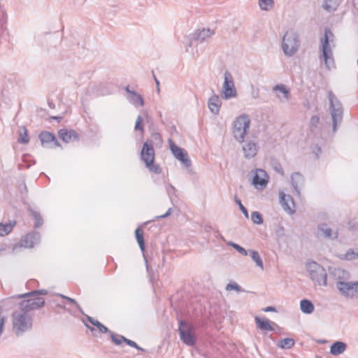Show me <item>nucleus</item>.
I'll use <instances>...</instances> for the list:
<instances>
[{"mask_svg":"<svg viewBox=\"0 0 358 358\" xmlns=\"http://www.w3.org/2000/svg\"><path fill=\"white\" fill-rule=\"evenodd\" d=\"M12 317L13 330L17 336L31 329L33 319L27 313L22 310L14 311Z\"/></svg>","mask_w":358,"mask_h":358,"instance_id":"nucleus-1","label":"nucleus"},{"mask_svg":"<svg viewBox=\"0 0 358 358\" xmlns=\"http://www.w3.org/2000/svg\"><path fill=\"white\" fill-rule=\"evenodd\" d=\"M141 159L145 163V167L152 173L159 174L162 169L155 162V150L152 143L147 141L143 143L141 152Z\"/></svg>","mask_w":358,"mask_h":358,"instance_id":"nucleus-2","label":"nucleus"},{"mask_svg":"<svg viewBox=\"0 0 358 358\" xmlns=\"http://www.w3.org/2000/svg\"><path fill=\"white\" fill-rule=\"evenodd\" d=\"M329 102V111L332 119L333 131L336 132L338 124H340L343 120V108L341 101L332 91L328 92Z\"/></svg>","mask_w":358,"mask_h":358,"instance_id":"nucleus-3","label":"nucleus"},{"mask_svg":"<svg viewBox=\"0 0 358 358\" xmlns=\"http://www.w3.org/2000/svg\"><path fill=\"white\" fill-rule=\"evenodd\" d=\"M300 43L299 36L295 31H286L282 41V49L284 54L287 57H292L298 52Z\"/></svg>","mask_w":358,"mask_h":358,"instance_id":"nucleus-4","label":"nucleus"},{"mask_svg":"<svg viewBox=\"0 0 358 358\" xmlns=\"http://www.w3.org/2000/svg\"><path fill=\"white\" fill-rule=\"evenodd\" d=\"M333 37L334 34L332 31L329 29L325 28L324 37L321 38V59H323L324 64L328 70H331L332 68H334V59L333 57V52L329 45L330 38Z\"/></svg>","mask_w":358,"mask_h":358,"instance_id":"nucleus-5","label":"nucleus"},{"mask_svg":"<svg viewBox=\"0 0 358 358\" xmlns=\"http://www.w3.org/2000/svg\"><path fill=\"white\" fill-rule=\"evenodd\" d=\"M250 120L247 115L236 117L234 122L233 136L239 143H243L250 128Z\"/></svg>","mask_w":358,"mask_h":358,"instance_id":"nucleus-6","label":"nucleus"},{"mask_svg":"<svg viewBox=\"0 0 358 358\" xmlns=\"http://www.w3.org/2000/svg\"><path fill=\"white\" fill-rule=\"evenodd\" d=\"M311 280L319 285H327V273L325 268L315 262L306 264Z\"/></svg>","mask_w":358,"mask_h":358,"instance_id":"nucleus-7","label":"nucleus"},{"mask_svg":"<svg viewBox=\"0 0 358 358\" xmlns=\"http://www.w3.org/2000/svg\"><path fill=\"white\" fill-rule=\"evenodd\" d=\"M178 331L181 341L188 346H194L196 343V338L194 334V327L189 323L179 320Z\"/></svg>","mask_w":358,"mask_h":358,"instance_id":"nucleus-8","label":"nucleus"},{"mask_svg":"<svg viewBox=\"0 0 358 358\" xmlns=\"http://www.w3.org/2000/svg\"><path fill=\"white\" fill-rule=\"evenodd\" d=\"M23 299V300L18 303V306L20 310L27 314L30 311L41 309L45 304V299L43 297L31 296Z\"/></svg>","mask_w":358,"mask_h":358,"instance_id":"nucleus-9","label":"nucleus"},{"mask_svg":"<svg viewBox=\"0 0 358 358\" xmlns=\"http://www.w3.org/2000/svg\"><path fill=\"white\" fill-rule=\"evenodd\" d=\"M336 287L345 297L350 299L358 298V281H337Z\"/></svg>","mask_w":358,"mask_h":358,"instance_id":"nucleus-10","label":"nucleus"},{"mask_svg":"<svg viewBox=\"0 0 358 358\" xmlns=\"http://www.w3.org/2000/svg\"><path fill=\"white\" fill-rule=\"evenodd\" d=\"M224 83L222 90V97L228 100L237 96V92L234 85L233 76L231 73L226 71L224 74Z\"/></svg>","mask_w":358,"mask_h":358,"instance_id":"nucleus-11","label":"nucleus"},{"mask_svg":"<svg viewBox=\"0 0 358 358\" xmlns=\"http://www.w3.org/2000/svg\"><path fill=\"white\" fill-rule=\"evenodd\" d=\"M168 143L173 156L180 161L185 167H190L192 162L188 157L187 152L183 148L178 147L171 138L168 140Z\"/></svg>","mask_w":358,"mask_h":358,"instance_id":"nucleus-12","label":"nucleus"},{"mask_svg":"<svg viewBox=\"0 0 358 358\" xmlns=\"http://www.w3.org/2000/svg\"><path fill=\"white\" fill-rule=\"evenodd\" d=\"M215 34V31L210 29H197L187 36L188 47L193 45V41L203 43Z\"/></svg>","mask_w":358,"mask_h":358,"instance_id":"nucleus-13","label":"nucleus"},{"mask_svg":"<svg viewBox=\"0 0 358 358\" xmlns=\"http://www.w3.org/2000/svg\"><path fill=\"white\" fill-rule=\"evenodd\" d=\"M38 138L43 147L47 148H56L61 146L55 136L47 131H43L39 134Z\"/></svg>","mask_w":358,"mask_h":358,"instance_id":"nucleus-14","label":"nucleus"},{"mask_svg":"<svg viewBox=\"0 0 358 358\" xmlns=\"http://www.w3.org/2000/svg\"><path fill=\"white\" fill-rule=\"evenodd\" d=\"M41 240L38 231H33L24 236L20 240V245L27 248H31L38 244Z\"/></svg>","mask_w":358,"mask_h":358,"instance_id":"nucleus-15","label":"nucleus"},{"mask_svg":"<svg viewBox=\"0 0 358 358\" xmlns=\"http://www.w3.org/2000/svg\"><path fill=\"white\" fill-rule=\"evenodd\" d=\"M58 135L60 139L65 143L79 140L78 134L73 129H62L58 131Z\"/></svg>","mask_w":358,"mask_h":358,"instance_id":"nucleus-16","label":"nucleus"},{"mask_svg":"<svg viewBox=\"0 0 358 358\" xmlns=\"http://www.w3.org/2000/svg\"><path fill=\"white\" fill-rule=\"evenodd\" d=\"M258 148L259 146L255 141H247L243 146L244 157L248 159L253 158L257 155Z\"/></svg>","mask_w":358,"mask_h":358,"instance_id":"nucleus-17","label":"nucleus"},{"mask_svg":"<svg viewBox=\"0 0 358 358\" xmlns=\"http://www.w3.org/2000/svg\"><path fill=\"white\" fill-rule=\"evenodd\" d=\"M318 236L325 238L334 239L338 237V231L333 232L332 229L326 223L320 224L317 227Z\"/></svg>","mask_w":358,"mask_h":358,"instance_id":"nucleus-18","label":"nucleus"},{"mask_svg":"<svg viewBox=\"0 0 358 358\" xmlns=\"http://www.w3.org/2000/svg\"><path fill=\"white\" fill-rule=\"evenodd\" d=\"M267 174L263 169H257L252 178V184L256 187H264L266 185L268 180L265 178Z\"/></svg>","mask_w":358,"mask_h":358,"instance_id":"nucleus-19","label":"nucleus"},{"mask_svg":"<svg viewBox=\"0 0 358 358\" xmlns=\"http://www.w3.org/2000/svg\"><path fill=\"white\" fill-rule=\"evenodd\" d=\"M291 182L296 192V194L300 196V187L304 183V177L299 172H294L291 176Z\"/></svg>","mask_w":358,"mask_h":358,"instance_id":"nucleus-20","label":"nucleus"},{"mask_svg":"<svg viewBox=\"0 0 358 358\" xmlns=\"http://www.w3.org/2000/svg\"><path fill=\"white\" fill-rule=\"evenodd\" d=\"M208 108L210 112L215 115L219 114L220 109L222 105V101L220 96L217 94H213L208 101Z\"/></svg>","mask_w":358,"mask_h":358,"instance_id":"nucleus-21","label":"nucleus"},{"mask_svg":"<svg viewBox=\"0 0 358 358\" xmlns=\"http://www.w3.org/2000/svg\"><path fill=\"white\" fill-rule=\"evenodd\" d=\"M280 202L283 209L289 214H293L294 210L291 208L289 203L294 206L293 198L290 195H286L283 193L280 194Z\"/></svg>","mask_w":358,"mask_h":358,"instance_id":"nucleus-22","label":"nucleus"},{"mask_svg":"<svg viewBox=\"0 0 358 358\" xmlns=\"http://www.w3.org/2000/svg\"><path fill=\"white\" fill-rule=\"evenodd\" d=\"M27 211L29 216L31 217L35 220L34 227L39 228L41 227L43 224V219L40 213L32 208L29 204H28Z\"/></svg>","mask_w":358,"mask_h":358,"instance_id":"nucleus-23","label":"nucleus"},{"mask_svg":"<svg viewBox=\"0 0 358 358\" xmlns=\"http://www.w3.org/2000/svg\"><path fill=\"white\" fill-rule=\"evenodd\" d=\"M347 348V345L342 341H336L330 347V353L336 356L342 354Z\"/></svg>","mask_w":358,"mask_h":358,"instance_id":"nucleus-24","label":"nucleus"},{"mask_svg":"<svg viewBox=\"0 0 358 358\" xmlns=\"http://www.w3.org/2000/svg\"><path fill=\"white\" fill-rule=\"evenodd\" d=\"M255 320L257 327L261 330L268 331L274 330L273 327L267 319H261L259 317L256 316Z\"/></svg>","mask_w":358,"mask_h":358,"instance_id":"nucleus-25","label":"nucleus"},{"mask_svg":"<svg viewBox=\"0 0 358 358\" xmlns=\"http://www.w3.org/2000/svg\"><path fill=\"white\" fill-rule=\"evenodd\" d=\"M47 294L48 291L46 289H36L27 293L17 294L16 296H12L11 299H22L31 296L41 297L40 296L46 295Z\"/></svg>","mask_w":358,"mask_h":358,"instance_id":"nucleus-26","label":"nucleus"},{"mask_svg":"<svg viewBox=\"0 0 358 358\" xmlns=\"http://www.w3.org/2000/svg\"><path fill=\"white\" fill-rule=\"evenodd\" d=\"M332 273L338 281H345L350 277V274L348 271L341 268H334Z\"/></svg>","mask_w":358,"mask_h":358,"instance_id":"nucleus-27","label":"nucleus"},{"mask_svg":"<svg viewBox=\"0 0 358 358\" xmlns=\"http://www.w3.org/2000/svg\"><path fill=\"white\" fill-rule=\"evenodd\" d=\"M341 0H324L322 8L327 12H334L339 6Z\"/></svg>","mask_w":358,"mask_h":358,"instance_id":"nucleus-28","label":"nucleus"},{"mask_svg":"<svg viewBox=\"0 0 358 358\" xmlns=\"http://www.w3.org/2000/svg\"><path fill=\"white\" fill-rule=\"evenodd\" d=\"M301 310L305 314H311L314 311V305L308 299H302L300 301Z\"/></svg>","mask_w":358,"mask_h":358,"instance_id":"nucleus-29","label":"nucleus"},{"mask_svg":"<svg viewBox=\"0 0 358 358\" xmlns=\"http://www.w3.org/2000/svg\"><path fill=\"white\" fill-rule=\"evenodd\" d=\"M128 99L135 106H143L144 105L143 96L136 92H131Z\"/></svg>","mask_w":358,"mask_h":358,"instance_id":"nucleus-30","label":"nucleus"},{"mask_svg":"<svg viewBox=\"0 0 358 358\" xmlns=\"http://www.w3.org/2000/svg\"><path fill=\"white\" fill-rule=\"evenodd\" d=\"M86 317H87V321L89 322H90L93 326H95L101 333L106 334L110 331L108 328L106 327V326H104L99 321L94 319L93 317H92L89 315H86Z\"/></svg>","mask_w":358,"mask_h":358,"instance_id":"nucleus-31","label":"nucleus"},{"mask_svg":"<svg viewBox=\"0 0 358 358\" xmlns=\"http://www.w3.org/2000/svg\"><path fill=\"white\" fill-rule=\"evenodd\" d=\"M295 341L293 338H285L280 339L278 341L277 345L278 347L282 349H290L294 346Z\"/></svg>","mask_w":358,"mask_h":358,"instance_id":"nucleus-32","label":"nucleus"},{"mask_svg":"<svg viewBox=\"0 0 358 358\" xmlns=\"http://www.w3.org/2000/svg\"><path fill=\"white\" fill-rule=\"evenodd\" d=\"M135 236L141 250L143 252L145 250V241L143 238V231L141 227H138L135 230Z\"/></svg>","mask_w":358,"mask_h":358,"instance_id":"nucleus-33","label":"nucleus"},{"mask_svg":"<svg viewBox=\"0 0 358 358\" xmlns=\"http://www.w3.org/2000/svg\"><path fill=\"white\" fill-rule=\"evenodd\" d=\"M7 16L4 9L0 6V38L4 34L6 31V23Z\"/></svg>","mask_w":358,"mask_h":358,"instance_id":"nucleus-34","label":"nucleus"},{"mask_svg":"<svg viewBox=\"0 0 358 358\" xmlns=\"http://www.w3.org/2000/svg\"><path fill=\"white\" fill-rule=\"evenodd\" d=\"M252 259L255 262L256 266L262 268H264L262 259L257 251L250 250L248 251Z\"/></svg>","mask_w":358,"mask_h":358,"instance_id":"nucleus-35","label":"nucleus"},{"mask_svg":"<svg viewBox=\"0 0 358 358\" xmlns=\"http://www.w3.org/2000/svg\"><path fill=\"white\" fill-rule=\"evenodd\" d=\"M273 90L274 92L279 91L283 94V97L285 99H288L290 96L289 90L283 84H278L273 87Z\"/></svg>","mask_w":358,"mask_h":358,"instance_id":"nucleus-36","label":"nucleus"},{"mask_svg":"<svg viewBox=\"0 0 358 358\" xmlns=\"http://www.w3.org/2000/svg\"><path fill=\"white\" fill-rule=\"evenodd\" d=\"M17 141L20 143H24V144L29 143V138L28 136V130L27 129V128L25 127H22L20 129V137H19Z\"/></svg>","mask_w":358,"mask_h":358,"instance_id":"nucleus-37","label":"nucleus"},{"mask_svg":"<svg viewBox=\"0 0 358 358\" xmlns=\"http://www.w3.org/2000/svg\"><path fill=\"white\" fill-rule=\"evenodd\" d=\"M110 334V337L112 340V341L117 345H120L122 344V342H124L125 337L124 336L115 334L114 332L110 331L108 332Z\"/></svg>","mask_w":358,"mask_h":358,"instance_id":"nucleus-38","label":"nucleus"},{"mask_svg":"<svg viewBox=\"0 0 358 358\" xmlns=\"http://www.w3.org/2000/svg\"><path fill=\"white\" fill-rule=\"evenodd\" d=\"M15 224V222H14V224L9 223L5 224L3 223H0V236H3L9 234L12 231Z\"/></svg>","mask_w":358,"mask_h":358,"instance_id":"nucleus-39","label":"nucleus"},{"mask_svg":"<svg viewBox=\"0 0 358 358\" xmlns=\"http://www.w3.org/2000/svg\"><path fill=\"white\" fill-rule=\"evenodd\" d=\"M259 6L263 10H268L270 8L273 7V0H259Z\"/></svg>","mask_w":358,"mask_h":358,"instance_id":"nucleus-40","label":"nucleus"},{"mask_svg":"<svg viewBox=\"0 0 358 358\" xmlns=\"http://www.w3.org/2000/svg\"><path fill=\"white\" fill-rule=\"evenodd\" d=\"M251 220L257 224H262L264 222L262 214L258 211H254L251 213Z\"/></svg>","mask_w":358,"mask_h":358,"instance_id":"nucleus-41","label":"nucleus"},{"mask_svg":"<svg viewBox=\"0 0 358 358\" xmlns=\"http://www.w3.org/2000/svg\"><path fill=\"white\" fill-rule=\"evenodd\" d=\"M227 245L234 248L243 256H247L248 255V251H247L244 248L239 245L238 244H236L232 241H229L227 243Z\"/></svg>","mask_w":358,"mask_h":358,"instance_id":"nucleus-42","label":"nucleus"},{"mask_svg":"<svg viewBox=\"0 0 358 358\" xmlns=\"http://www.w3.org/2000/svg\"><path fill=\"white\" fill-rule=\"evenodd\" d=\"M320 123V117L317 115L312 116L310 120V128L311 131H313L315 129H317Z\"/></svg>","mask_w":358,"mask_h":358,"instance_id":"nucleus-43","label":"nucleus"},{"mask_svg":"<svg viewBox=\"0 0 358 358\" xmlns=\"http://www.w3.org/2000/svg\"><path fill=\"white\" fill-rule=\"evenodd\" d=\"M58 296H60L61 298H62V299H64L66 300V301H69V303H72V304L76 305V308L78 309V310H79L80 313H83V310H82L81 307H80V305L76 302V301L75 299H72V298H70V297H69V296H65V295H64V294H58Z\"/></svg>","mask_w":358,"mask_h":358,"instance_id":"nucleus-44","label":"nucleus"},{"mask_svg":"<svg viewBox=\"0 0 358 358\" xmlns=\"http://www.w3.org/2000/svg\"><path fill=\"white\" fill-rule=\"evenodd\" d=\"M235 202L238 205L241 211L243 213L246 218L249 217L248 211L247 208L242 204L241 200L236 196Z\"/></svg>","mask_w":358,"mask_h":358,"instance_id":"nucleus-45","label":"nucleus"},{"mask_svg":"<svg viewBox=\"0 0 358 358\" xmlns=\"http://www.w3.org/2000/svg\"><path fill=\"white\" fill-rule=\"evenodd\" d=\"M142 122H143V117H141V115H138L136 118L135 127H134V129L136 131H138V130L141 131H144L143 126L142 125Z\"/></svg>","mask_w":358,"mask_h":358,"instance_id":"nucleus-46","label":"nucleus"},{"mask_svg":"<svg viewBox=\"0 0 358 358\" xmlns=\"http://www.w3.org/2000/svg\"><path fill=\"white\" fill-rule=\"evenodd\" d=\"M226 289L227 290H236L237 292L243 291L241 287L235 282L229 283L227 285Z\"/></svg>","mask_w":358,"mask_h":358,"instance_id":"nucleus-47","label":"nucleus"},{"mask_svg":"<svg viewBox=\"0 0 358 358\" xmlns=\"http://www.w3.org/2000/svg\"><path fill=\"white\" fill-rule=\"evenodd\" d=\"M124 343H127L128 345L134 348L137 349L139 351H145V349L142 348L141 347L138 346L137 343L131 340H129L125 337Z\"/></svg>","mask_w":358,"mask_h":358,"instance_id":"nucleus-48","label":"nucleus"},{"mask_svg":"<svg viewBox=\"0 0 358 358\" xmlns=\"http://www.w3.org/2000/svg\"><path fill=\"white\" fill-rule=\"evenodd\" d=\"M275 236L278 238H282L285 236V229L282 226H278L275 231Z\"/></svg>","mask_w":358,"mask_h":358,"instance_id":"nucleus-49","label":"nucleus"},{"mask_svg":"<svg viewBox=\"0 0 358 358\" xmlns=\"http://www.w3.org/2000/svg\"><path fill=\"white\" fill-rule=\"evenodd\" d=\"M273 169L278 172V173H280L282 176H284L285 173H284V170L281 166V164L279 163V162H275L274 164H273Z\"/></svg>","mask_w":358,"mask_h":358,"instance_id":"nucleus-50","label":"nucleus"},{"mask_svg":"<svg viewBox=\"0 0 358 358\" xmlns=\"http://www.w3.org/2000/svg\"><path fill=\"white\" fill-rule=\"evenodd\" d=\"M313 152L315 154L316 158H319V155L322 152V150L320 147L315 145Z\"/></svg>","mask_w":358,"mask_h":358,"instance_id":"nucleus-51","label":"nucleus"},{"mask_svg":"<svg viewBox=\"0 0 358 358\" xmlns=\"http://www.w3.org/2000/svg\"><path fill=\"white\" fill-rule=\"evenodd\" d=\"M171 213H172V208H169L166 213H164V215L157 216V218H158V219L166 218L168 216H169L171 214Z\"/></svg>","mask_w":358,"mask_h":358,"instance_id":"nucleus-52","label":"nucleus"},{"mask_svg":"<svg viewBox=\"0 0 358 358\" xmlns=\"http://www.w3.org/2000/svg\"><path fill=\"white\" fill-rule=\"evenodd\" d=\"M264 312H276V308L274 306H268L264 309Z\"/></svg>","mask_w":358,"mask_h":358,"instance_id":"nucleus-53","label":"nucleus"},{"mask_svg":"<svg viewBox=\"0 0 358 358\" xmlns=\"http://www.w3.org/2000/svg\"><path fill=\"white\" fill-rule=\"evenodd\" d=\"M124 90L128 93L129 96H131V92H135L134 90H130V86L129 85L126 86Z\"/></svg>","mask_w":358,"mask_h":358,"instance_id":"nucleus-54","label":"nucleus"},{"mask_svg":"<svg viewBox=\"0 0 358 358\" xmlns=\"http://www.w3.org/2000/svg\"><path fill=\"white\" fill-rule=\"evenodd\" d=\"M48 104L49 107L52 109H54L55 108V104L52 101L49 100L48 101Z\"/></svg>","mask_w":358,"mask_h":358,"instance_id":"nucleus-55","label":"nucleus"},{"mask_svg":"<svg viewBox=\"0 0 358 358\" xmlns=\"http://www.w3.org/2000/svg\"><path fill=\"white\" fill-rule=\"evenodd\" d=\"M152 76H153V78H154V80H155V82L156 83V86L157 87H159V81L158 80V79L156 78L155 73H154V71H152Z\"/></svg>","mask_w":358,"mask_h":358,"instance_id":"nucleus-56","label":"nucleus"},{"mask_svg":"<svg viewBox=\"0 0 358 358\" xmlns=\"http://www.w3.org/2000/svg\"><path fill=\"white\" fill-rule=\"evenodd\" d=\"M50 118L53 119V120H57V122H59L62 119V117H61V116H52Z\"/></svg>","mask_w":358,"mask_h":358,"instance_id":"nucleus-57","label":"nucleus"},{"mask_svg":"<svg viewBox=\"0 0 358 358\" xmlns=\"http://www.w3.org/2000/svg\"><path fill=\"white\" fill-rule=\"evenodd\" d=\"M85 326H86V327H87V329H89L92 332H93V331L95 330V329H94V327H90V325H88V324H85Z\"/></svg>","mask_w":358,"mask_h":358,"instance_id":"nucleus-58","label":"nucleus"},{"mask_svg":"<svg viewBox=\"0 0 358 358\" xmlns=\"http://www.w3.org/2000/svg\"><path fill=\"white\" fill-rule=\"evenodd\" d=\"M57 306L61 308L65 309V306H62V305H60V304H57Z\"/></svg>","mask_w":358,"mask_h":358,"instance_id":"nucleus-59","label":"nucleus"},{"mask_svg":"<svg viewBox=\"0 0 358 358\" xmlns=\"http://www.w3.org/2000/svg\"><path fill=\"white\" fill-rule=\"evenodd\" d=\"M94 133L95 134H97L99 133V129L97 127H96L95 130H94Z\"/></svg>","mask_w":358,"mask_h":358,"instance_id":"nucleus-60","label":"nucleus"},{"mask_svg":"<svg viewBox=\"0 0 358 358\" xmlns=\"http://www.w3.org/2000/svg\"><path fill=\"white\" fill-rule=\"evenodd\" d=\"M305 106H306L307 108H308V109L310 108V106H309V103H307V104H306V105H305Z\"/></svg>","mask_w":358,"mask_h":358,"instance_id":"nucleus-61","label":"nucleus"},{"mask_svg":"<svg viewBox=\"0 0 358 358\" xmlns=\"http://www.w3.org/2000/svg\"><path fill=\"white\" fill-rule=\"evenodd\" d=\"M157 91L158 92H159V91H160L159 86V87H157Z\"/></svg>","mask_w":358,"mask_h":358,"instance_id":"nucleus-62","label":"nucleus"},{"mask_svg":"<svg viewBox=\"0 0 358 358\" xmlns=\"http://www.w3.org/2000/svg\"><path fill=\"white\" fill-rule=\"evenodd\" d=\"M146 268H147L148 271L149 270V266H148V264H146Z\"/></svg>","mask_w":358,"mask_h":358,"instance_id":"nucleus-63","label":"nucleus"},{"mask_svg":"<svg viewBox=\"0 0 358 358\" xmlns=\"http://www.w3.org/2000/svg\"><path fill=\"white\" fill-rule=\"evenodd\" d=\"M171 187L173 189H175L174 187L171 185Z\"/></svg>","mask_w":358,"mask_h":358,"instance_id":"nucleus-64","label":"nucleus"}]
</instances>
